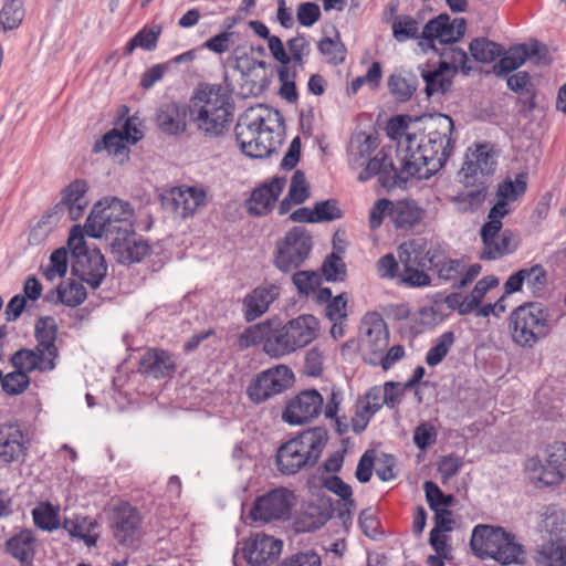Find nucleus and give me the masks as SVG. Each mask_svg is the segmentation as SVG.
I'll return each mask as SVG.
<instances>
[{"mask_svg": "<svg viewBox=\"0 0 566 566\" xmlns=\"http://www.w3.org/2000/svg\"><path fill=\"white\" fill-rule=\"evenodd\" d=\"M496 167L495 154L488 145H478L474 150L467 154L465 161L461 168L464 182L473 185L481 182L480 177L491 176Z\"/></svg>", "mask_w": 566, "mask_h": 566, "instance_id": "412c9836", "label": "nucleus"}, {"mask_svg": "<svg viewBox=\"0 0 566 566\" xmlns=\"http://www.w3.org/2000/svg\"><path fill=\"white\" fill-rule=\"evenodd\" d=\"M437 429L429 422H421L413 431V443L420 450H426L431 444L436 443Z\"/></svg>", "mask_w": 566, "mask_h": 566, "instance_id": "774afa93", "label": "nucleus"}, {"mask_svg": "<svg viewBox=\"0 0 566 566\" xmlns=\"http://www.w3.org/2000/svg\"><path fill=\"white\" fill-rule=\"evenodd\" d=\"M88 185L84 179H75L61 191V200L52 208L63 220L75 221L82 218L90 200Z\"/></svg>", "mask_w": 566, "mask_h": 566, "instance_id": "a211bd4d", "label": "nucleus"}, {"mask_svg": "<svg viewBox=\"0 0 566 566\" xmlns=\"http://www.w3.org/2000/svg\"><path fill=\"white\" fill-rule=\"evenodd\" d=\"M310 197V186L302 170L294 171L287 195L279 205V214H286L293 206L305 202Z\"/></svg>", "mask_w": 566, "mask_h": 566, "instance_id": "72a5a7b5", "label": "nucleus"}, {"mask_svg": "<svg viewBox=\"0 0 566 566\" xmlns=\"http://www.w3.org/2000/svg\"><path fill=\"white\" fill-rule=\"evenodd\" d=\"M470 546L481 559L492 558L501 565L525 563V548L515 542L514 535L502 527L476 525L471 535Z\"/></svg>", "mask_w": 566, "mask_h": 566, "instance_id": "0eeeda50", "label": "nucleus"}, {"mask_svg": "<svg viewBox=\"0 0 566 566\" xmlns=\"http://www.w3.org/2000/svg\"><path fill=\"white\" fill-rule=\"evenodd\" d=\"M398 258L402 266H416L420 269L428 266L422 240L403 242L398 249Z\"/></svg>", "mask_w": 566, "mask_h": 566, "instance_id": "a19ab883", "label": "nucleus"}, {"mask_svg": "<svg viewBox=\"0 0 566 566\" xmlns=\"http://www.w3.org/2000/svg\"><path fill=\"white\" fill-rule=\"evenodd\" d=\"M24 17L22 0H7L0 11V24L3 30H11L20 25Z\"/></svg>", "mask_w": 566, "mask_h": 566, "instance_id": "8fccbe9b", "label": "nucleus"}, {"mask_svg": "<svg viewBox=\"0 0 566 566\" xmlns=\"http://www.w3.org/2000/svg\"><path fill=\"white\" fill-rule=\"evenodd\" d=\"M62 526L71 537L83 541L87 546L96 545L98 536L94 533V530L98 524L95 520L87 516L65 518Z\"/></svg>", "mask_w": 566, "mask_h": 566, "instance_id": "4c0bfd02", "label": "nucleus"}, {"mask_svg": "<svg viewBox=\"0 0 566 566\" xmlns=\"http://www.w3.org/2000/svg\"><path fill=\"white\" fill-rule=\"evenodd\" d=\"M59 300L66 306L75 307L86 298L85 287L81 282L70 280L59 286Z\"/></svg>", "mask_w": 566, "mask_h": 566, "instance_id": "3c124183", "label": "nucleus"}, {"mask_svg": "<svg viewBox=\"0 0 566 566\" xmlns=\"http://www.w3.org/2000/svg\"><path fill=\"white\" fill-rule=\"evenodd\" d=\"M419 23L409 15H398L392 22V35L398 42L418 38Z\"/></svg>", "mask_w": 566, "mask_h": 566, "instance_id": "864d4df0", "label": "nucleus"}, {"mask_svg": "<svg viewBox=\"0 0 566 566\" xmlns=\"http://www.w3.org/2000/svg\"><path fill=\"white\" fill-rule=\"evenodd\" d=\"M500 208H503L502 205L492 207L488 213V221L481 227L480 237L483 243V250L480 252L481 260L502 259L515 252L520 245L516 233L510 229L501 231L505 211L499 210Z\"/></svg>", "mask_w": 566, "mask_h": 566, "instance_id": "1a4fd4ad", "label": "nucleus"}, {"mask_svg": "<svg viewBox=\"0 0 566 566\" xmlns=\"http://www.w3.org/2000/svg\"><path fill=\"white\" fill-rule=\"evenodd\" d=\"M469 51L476 62L491 63L502 55L503 48L488 38H475L470 42Z\"/></svg>", "mask_w": 566, "mask_h": 566, "instance_id": "79ce46f5", "label": "nucleus"}, {"mask_svg": "<svg viewBox=\"0 0 566 566\" xmlns=\"http://www.w3.org/2000/svg\"><path fill=\"white\" fill-rule=\"evenodd\" d=\"M286 185L284 176H275L269 182L255 188L249 199V211L255 216L266 214L274 207Z\"/></svg>", "mask_w": 566, "mask_h": 566, "instance_id": "a878e982", "label": "nucleus"}, {"mask_svg": "<svg viewBox=\"0 0 566 566\" xmlns=\"http://www.w3.org/2000/svg\"><path fill=\"white\" fill-rule=\"evenodd\" d=\"M389 345V332L384 318L378 313H368L360 324V352L364 360L377 366L380 355Z\"/></svg>", "mask_w": 566, "mask_h": 566, "instance_id": "f8f14e48", "label": "nucleus"}, {"mask_svg": "<svg viewBox=\"0 0 566 566\" xmlns=\"http://www.w3.org/2000/svg\"><path fill=\"white\" fill-rule=\"evenodd\" d=\"M126 149L125 140L117 129H112L106 133L101 140H97L93 146L94 153L107 150L111 155H119Z\"/></svg>", "mask_w": 566, "mask_h": 566, "instance_id": "4d7b16f0", "label": "nucleus"}, {"mask_svg": "<svg viewBox=\"0 0 566 566\" xmlns=\"http://www.w3.org/2000/svg\"><path fill=\"white\" fill-rule=\"evenodd\" d=\"M437 53L443 59L442 61H447L451 67L455 69V73L459 67H461L465 74L471 70V67H467V62L469 60L468 53L464 50L454 46V44L443 46Z\"/></svg>", "mask_w": 566, "mask_h": 566, "instance_id": "680f3d73", "label": "nucleus"}, {"mask_svg": "<svg viewBox=\"0 0 566 566\" xmlns=\"http://www.w3.org/2000/svg\"><path fill=\"white\" fill-rule=\"evenodd\" d=\"M189 116L199 132L218 137L230 120V96L219 85H201L190 98Z\"/></svg>", "mask_w": 566, "mask_h": 566, "instance_id": "7ed1b4c3", "label": "nucleus"}, {"mask_svg": "<svg viewBox=\"0 0 566 566\" xmlns=\"http://www.w3.org/2000/svg\"><path fill=\"white\" fill-rule=\"evenodd\" d=\"M454 343V334L452 332H444L441 334L436 344L428 350L426 355V363L433 367L439 365L448 355L450 348Z\"/></svg>", "mask_w": 566, "mask_h": 566, "instance_id": "603ef678", "label": "nucleus"}, {"mask_svg": "<svg viewBox=\"0 0 566 566\" xmlns=\"http://www.w3.org/2000/svg\"><path fill=\"white\" fill-rule=\"evenodd\" d=\"M326 430L316 427L300 433L282 444L276 452V465L281 473L292 475L302 469L314 467L326 443Z\"/></svg>", "mask_w": 566, "mask_h": 566, "instance_id": "20e7f679", "label": "nucleus"}, {"mask_svg": "<svg viewBox=\"0 0 566 566\" xmlns=\"http://www.w3.org/2000/svg\"><path fill=\"white\" fill-rule=\"evenodd\" d=\"M509 329L516 345L533 347L549 334V314L542 303H524L511 313Z\"/></svg>", "mask_w": 566, "mask_h": 566, "instance_id": "6e6552de", "label": "nucleus"}, {"mask_svg": "<svg viewBox=\"0 0 566 566\" xmlns=\"http://www.w3.org/2000/svg\"><path fill=\"white\" fill-rule=\"evenodd\" d=\"M323 402V397L317 390L301 391L289 401L283 412V419L290 424H304L321 413Z\"/></svg>", "mask_w": 566, "mask_h": 566, "instance_id": "6ab92c4d", "label": "nucleus"}, {"mask_svg": "<svg viewBox=\"0 0 566 566\" xmlns=\"http://www.w3.org/2000/svg\"><path fill=\"white\" fill-rule=\"evenodd\" d=\"M538 528L542 533L557 536L566 528V514L556 505H548L541 514Z\"/></svg>", "mask_w": 566, "mask_h": 566, "instance_id": "37998d69", "label": "nucleus"}, {"mask_svg": "<svg viewBox=\"0 0 566 566\" xmlns=\"http://www.w3.org/2000/svg\"><path fill=\"white\" fill-rule=\"evenodd\" d=\"M318 51L329 64L338 65L345 60L344 44L331 38H324L318 42Z\"/></svg>", "mask_w": 566, "mask_h": 566, "instance_id": "052dcab7", "label": "nucleus"}, {"mask_svg": "<svg viewBox=\"0 0 566 566\" xmlns=\"http://www.w3.org/2000/svg\"><path fill=\"white\" fill-rule=\"evenodd\" d=\"M57 331V324L52 316L40 317L34 327V336L36 339L35 347L53 359L59 357V349L55 345Z\"/></svg>", "mask_w": 566, "mask_h": 566, "instance_id": "473e14b6", "label": "nucleus"}, {"mask_svg": "<svg viewBox=\"0 0 566 566\" xmlns=\"http://www.w3.org/2000/svg\"><path fill=\"white\" fill-rule=\"evenodd\" d=\"M34 524L48 532L57 530L60 526V517L57 510L50 503H41L32 511Z\"/></svg>", "mask_w": 566, "mask_h": 566, "instance_id": "09e8293b", "label": "nucleus"}, {"mask_svg": "<svg viewBox=\"0 0 566 566\" xmlns=\"http://www.w3.org/2000/svg\"><path fill=\"white\" fill-rule=\"evenodd\" d=\"M62 219L50 209L31 229L28 241L32 245L41 244Z\"/></svg>", "mask_w": 566, "mask_h": 566, "instance_id": "a18cd8bd", "label": "nucleus"}, {"mask_svg": "<svg viewBox=\"0 0 566 566\" xmlns=\"http://www.w3.org/2000/svg\"><path fill=\"white\" fill-rule=\"evenodd\" d=\"M11 365L29 375L32 371L46 373L55 368V359L48 356L36 347L34 349L21 348L10 358Z\"/></svg>", "mask_w": 566, "mask_h": 566, "instance_id": "c85d7f7f", "label": "nucleus"}, {"mask_svg": "<svg viewBox=\"0 0 566 566\" xmlns=\"http://www.w3.org/2000/svg\"><path fill=\"white\" fill-rule=\"evenodd\" d=\"M536 53V48H532V50H530L525 44L515 45L511 48L497 63L494 64L493 73L496 76H502L513 72L523 65L527 59L535 55Z\"/></svg>", "mask_w": 566, "mask_h": 566, "instance_id": "e433bc0d", "label": "nucleus"}, {"mask_svg": "<svg viewBox=\"0 0 566 566\" xmlns=\"http://www.w3.org/2000/svg\"><path fill=\"white\" fill-rule=\"evenodd\" d=\"M314 216L317 222H325L340 219L343 213L336 200L327 199L315 203Z\"/></svg>", "mask_w": 566, "mask_h": 566, "instance_id": "69168bd1", "label": "nucleus"}, {"mask_svg": "<svg viewBox=\"0 0 566 566\" xmlns=\"http://www.w3.org/2000/svg\"><path fill=\"white\" fill-rule=\"evenodd\" d=\"M268 333H270L269 319L264 323L255 325L254 327H249L243 333H241L238 338V346L241 349H245L261 342H263L264 345Z\"/></svg>", "mask_w": 566, "mask_h": 566, "instance_id": "6e6d98bb", "label": "nucleus"}, {"mask_svg": "<svg viewBox=\"0 0 566 566\" xmlns=\"http://www.w3.org/2000/svg\"><path fill=\"white\" fill-rule=\"evenodd\" d=\"M380 408L376 407L374 403L365 400L364 398L358 401L356 416L353 419V430L356 433L363 432L370 418L378 411Z\"/></svg>", "mask_w": 566, "mask_h": 566, "instance_id": "e2e57ef3", "label": "nucleus"}, {"mask_svg": "<svg viewBox=\"0 0 566 566\" xmlns=\"http://www.w3.org/2000/svg\"><path fill=\"white\" fill-rule=\"evenodd\" d=\"M365 164L366 167L358 176L359 181H366L377 176L384 188L390 189L398 185L400 179L398 169L384 149Z\"/></svg>", "mask_w": 566, "mask_h": 566, "instance_id": "393cba45", "label": "nucleus"}, {"mask_svg": "<svg viewBox=\"0 0 566 566\" xmlns=\"http://www.w3.org/2000/svg\"><path fill=\"white\" fill-rule=\"evenodd\" d=\"M294 375L285 365H279L260 373L249 385V398L261 403L269 398L282 394L293 382Z\"/></svg>", "mask_w": 566, "mask_h": 566, "instance_id": "ddd939ff", "label": "nucleus"}, {"mask_svg": "<svg viewBox=\"0 0 566 566\" xmlns=\"http://www.w3.org/2000/svg\"><path fill=\"white\" fill-rule=\"evenodd\" d=\"M283 124L280 112L259 105L248 108L235 126V138L242 153L251 158H265L276 151L280 134L274 138V128Z\"/></svg>", "mask_w": 566, "mask_h": 566, "instance_id": "f03ea898", "label": "nucleus"}, {"mask_svg": "<svg viewBox=\"0 0 566 566\" xmlns=\"http://www.w3.org/2000/svg\"><path fill=\"white\" fill-rule=\"evenodd\" d=\"M109 241L111 251L117 262L130 264L140 262L150 251V247L144 239L133 234L115 237Z\"/></svg>", "mask_w": 566, "mask_h": 566, "instance_id": "b1692460", "label": "nucleus"}, {"mask_svg": "<svg viewBox=\"0 0 566 566\" xmlns=\"http://www.w3.org/2000/svg\"><path fill=\"white\" fill-rule=\"evenodd\" d=\"M421 77L426 83L424 92L428 97L442 96L452 87L455 69L447 61H440L439 66L432 71L421 69Z\"/></svg>", "mask_w": 566, "mask_h": 566, "instance_id": "c756f323", "label": "nucleus"}, {"mask_svg": "<svg viewBox=\"0 0 566 566\" xmlns=\"http://www.w3.org/2000/svg\"><path fill=\"white\" fill-rule=\"evenodd\" d=\"M282 547L281 539L264 533H256L245 539L243 555L251 566H265L280 556Z\"/></svg>", "mask_w": 566, "mask_h": 566, "instance_id": "aec40b11", "label": "nucleus"}, {"mask_svg": "<svg viewBox=\"0 0 566 566\" xmlns=\"http://www.w3.org/2000/svg\"><path fill=\"white\" fill-rule=\"evenodd\" d=\"M67 245L75 259L72 271L81 282L97 289L107 274V264L98 249H88L82 234L71 233Z\"/></svg>", "mask_w": 566, "mask_h": 566, "instance_id": "9d476101", "label": "nucleus"}, {"mask_svg": "<svg viewBox=\"0 0 566 566\" xmlns=\"http://www.w3.org/2000/svg\"><path fill=\"white\" fill-rule=\"evenodd\" d=\"M35 541L31 530H22L6 542V549L21 566H30L35 555Z\"/></svg>", "mask_w": 566, "mask_h": 566, "instance_id": "2f4dec72", "label": "nucleus"}, {"mask_svg": "<svg viewBox=\"0 0 566 566\" xmlns=\"http://www.w3.org/2000/svg\"><path fill=\"white\" fill-rule=\"evenodd\" d=\"M30 385V377L24 371L15 369L4 376L2 390L9 396L23 394Z\"/></svg>", "mask_w": 566, "mask_h": 566, "instance_id": "bf43d9fd", "label": "nucleus"}, {"mask_svg": "<svg viewBox=\"0 0 566 566\" xmlns=\"http://www.w3.org/2000/svg\"><path fill=\"white\" fill-rule=\"evenodd\" d=\"M535 562L542 566H566V545L559 538L542 544L536 551Z\"/></svg>", "mask_w": 566, "mask_h": 566, "instance_id": "ea45409f", "label": "nucleus"}, {"mask_svg": "<svg viewBox=\"0 0 566 566\" xmlns=\"http://www.w3.org/2000/svg\"><path fill=\"white\" fill-rule=\"evenodd\" d=\"M292 281L300 293L308 295L318 287L321 275L316 272L300 271L293 274Z\"/></svg>", "mask_w": 566, "mask_h": 566, "instance_id": "0e129e2a", "label": "nucleus"}, {"mask_svg": "<svg viewBox=\"0 0 566 566\" xmlns=\"http://www.w3.org/2000/svg\"><path fill=\"white\" fill-rule=\"evenodd\" d=\"M547 463L558 470L563 474V480L566 476V443L554 442L547 450Z\"/></svg>", "mask_w": 566, "mask_h": 566, "instance_id": "338daca9", "label": "nucleus"}, {"mask_svg": "<svg viewBox=\"0 0 566 566\" xmlns=\"http://www.w3.org/2000/svg\"><path fill=\"white\" fill-rule=\"evenodd\" d=\"M398 282L408 287H423L430 285L431 277L424 272V269L402 266L398 274Z\"/></svg>", "mask_w": 566, "mask_h": 566, "instance_id": "13d9d810", "label": "nucleus"}, {"mask_svg": "<svg viewBox=\"0 0 566 566\" xmlns=\"http://www.w3.org/2000/svg\"><path fill=\"white\" fill-rule=\"evenodd\" d=\"M527 175L525 172L517 174L514 180L505 179L503 182L499 184L496 196L497 202L493 207H497L502 205L503 208L499 210L505 211V217L510 214L511 210L509 208L510 201H516L521 198L527 187Z\"/></svg>", "mask_w": 566, "mask_h": 566, "instance_id": "f704fd0d", "label": "nucleus"}, {"mask_svg": "<svg viewBox=\"0 0 566 566\" xmlns=\"http://www.w3.org/2000/svg\"><path fill=\"white\" fill-rule=\"evenodd\" d=\"M160 33V27H155L153 29H142L127 43L125 48V54L130 55L136 48H142L145 51H153L157 46Z\"/></svg>", "mask_w": 566, "mask_h": 566, "instance_id": "de8ad7c7", "label": "nucleus"}, {"mask_svg": "<svg viewBox=\"0 0 566 566\" xmlns=\"http://www.w3.org/2000/svg\"><path fill=\"white\" fill-rule=\"evenodd\" d=\"M453 128L450 116L438 114L429 118L422 132L408 134L397 145L401 171L420 179L439 171L452 153Z\"/></svg>", "mask_w": 566, "mask_h": 566, "instance_id": "f257e3e1", "label": "nucleus"}, {"mask_svg": "<svg viewBox=\"0 0 566 566\" xmlns=\"http://www.w3.org/2000/svg\"><path fill=\"white\" fill-rule=\"evenodd\" d=\"M163 205L181 218L193 216L197 210L207 205L208 193L200 186L174 187L161 196Z\"/></svg>", "mask_w": 566, "mask_h": 566, "instance_id": "f3484780", "label": "nucleus"}, {"mask_svg": "<svg viewBox=\"0 0 566 566\" xmlns=\"http://www.w3.org/2000/svg\"><path fill=\"white\" fill-rule=\"evenodd\" d=\"M525 473L536 488L557 485L563 481V474L554 470L552 465L538 457H533L525 462Z\"/></svg>", "mask_w": 566, "mask_h": 566, "instance_id": "7c9ffc66", "label": "nucleus"}, {"mask_svg": "<svg viewBox=\"0 0 566 566\" xmlns=\"http://www.w3.org/2000/svg\"><path fill=\"white\" fill-rule=\"evenodd\" d=\"M467 21L464 18H454L451 20L447 13L429 20L422 29L421 38L429 42L430 48L434 52H439L441 48L454 44L465 33Z\"/></svg>", "mask_w": 566, "mask_h": 566, "instance_id": "2eb2a0df", "label": "nucleus"}, {"mask_svg": "<svg viewBox=\"0 0 566 566\" xmlns=\"http://www.w3.org/2000/svg\"><path fill=\"white\" fill-rule=\"evenodd\" d=\"M312 237L303 227H294L276 244L274 265L282 272L301 266L312 250Z\"/></svg>", "mask_w": 566, "mask_h": 566, "instance_id": "9b49d317", "label": "nucleus"}, {"mask_svg": "<svg viewBox=\"0 0 566 566\" xmlns=\"http://www.w3.org/2000/svg\"><path fill=\"white\" fill-rule=\"evenodd\" d=\"M426 499L431 510L448 509L454 502L451 494H444L440 488L432 481H426L423 484Z\"/></svg>", "mask_w": 566, "mask_h": 566, "instance_id": "5fc2aeb1", "label": "nucleus"}, {"mask_svg": "<svg viewBox=\"0 0 566 566\" xmlns=\"http://www.w3.org/2000/svg\"><path fill=\"white\" fill-rule=\"evenodd\" d=\"M388 90L398 102L409 101L418 87L417 77L411 73H392L388 77Z\"/></svg>", "mask_w": 566, "mask_h": 566, "instance_id": "58836bf2", "label": "nucleus"}, {"mask_svg": "<svg viewBox=\"0 0 566 566\" xmlns=\"http://www.w3.org/2000/svg\"><path fill=\"white\" fill-rule=\"evenodd\" d=\"M318 319L310 314H303L280 325L270 321V333L266 334L264 352L271 357H282L313 342L318 333Z\"/></svg>", "mask_w": 566, "mask_h": 566, "instance_id": "423d86ee", "label": "nucleus"}, {"mask_svg": "<svg viewBox=\"0 0 566 566\" xmlns=\"http://www.w3.org/2000/svg\"><path fill=\"white\" fill-rule=\"evenodd\" d=\"M488 187L484 182H480L479 187L474 190L458 193L453 197V202L458 207V211L464 213L468 211H475L486 198Z\"/></svg>", "mask_w": 566, "mask_h": 566, "instance_id": "49530a36", "label": "nucleus"}, {"mask_svg": "<svg viewBox=\"0 0 566 566\" xmlns=\"http://www.w3.org/2000/svg\"><path fill=\"white\" fill-rule=\"evenodd\" d=\"M28 451V440L18 422L0 424V460L12 463L22 460Z\"/></svg>", "mask_w": 566, "mask_h": 566, "instance_id": "4be33fe9", "label": "nucleus"}, {"mask_svg": "<svg viewBox=\"0 0 566 566\" xmlns=\"http://www.w3.org/2000/svg\"><path fill=\"white\" fill-rule=\"evenodd\" d=\"M377 148V139L370 135L357 137L350 143L349 161L354 167H361Z\"/></svg>", "mask_w": 566, "mask_h": 566, "instance_id": "c03bdc74", "label": "nucleus"}, {"mask_svg": "<svg viewBox=\"0 0 566 566\" xmlns=\"http://www.w3.org/2000/svg\"><path fill=\"white\" fill-rule=\"evenodd\" d=\"M142 524L143 517L136 507L126 502L114 507L109 525L119 545L134 546L142 536Z\"/></svg>", "mask_w": 566, "mask_h": 566, "instance_id": "dca6fc26", "label": "nucleus"}, {"mask_svg": "<svg viewBox=\"0 0 566 566\" xmlns=\"http://www.w3.org/2000/svg\"><path fill=\"white\" fill-rule=\"evenodd\" d=\"M294 494L286 489H275L255 499L249 516L253 521L286 520L291 514Z\"/></svg>", "mask_w": 566, "mask_h": 566, "instance_id": "4468645a", "label": "nucleus"}, {"mask_svg": "<svg viewBox=\"0 0 566 566\" xmlns=\"http://www.w3.org/2000/svg\"><path fill=\"white\" fill-rule=\"evenodd\" d=\"M279 295L280 286L274 283H264L252 290L242 302L245 321L253 322L261 317Z\"/></svg>", "mask_w": 566, "mask_h": 566, "instance_id": "5701e85b", "label": "nucleus"}, {"mask_svg": "<svg viewBox=\"0 0 566 566\" xmlns=\"http://www.w3.org/2000/svg\"><path fill=\"white\" fill-rule=\"evenodd\" d=\"M189 105L176 102L164 103L156 113V123L161 132L178 135L186 130Z\"/></svg>", "mask_w": 566, "mask_h": 566, "instance_id": "bb28decb", "label": "nucleus"}, {"mask_svg": "<svg viewBox=\"0 0 566 566\" xmlns=\"http://www.w3.org/2000/svg\"><path fill=\"white\" fill-rule=\"evenodd\" d=\"M134 210L129 202L116 197H106L94 205L85 224L86 234L105 238L133 234Z\"/></svg>", "mask_w": 566, "mask_h": 566, "instance_id": "39448f33", "label": "nucleus"}, {"mask_svg": "<svg viewBox=\"0 0 566 566\" xmlns=\"http://www.w3.org/2000/svg\"><path fill=\"white\" fill-rule=\"evenodd\" d=\"M175 369L174 355L159 348L147 349L139 361V371L156 379L169 376Z\"/></svg>", "mask_w": 566, "mask_h": 566, "instance_id": "cd10ccee", "label": "nucleus"}, {"mask_svg": "<svg viewBox=\"0 0 566 566\" xmlns=\"http://www.w3.org/2000/svg\"><path fill=\"white\" fill-rule=\"evenodd\" d=\"M422 209L413 200H399L390 207V218L400 229H411L422 219Z\"/></svg>", "mask_w": 566, "mask_h": 566, "instance_id": "c9c22d12", "label": "nucleus"}]
</instances>
